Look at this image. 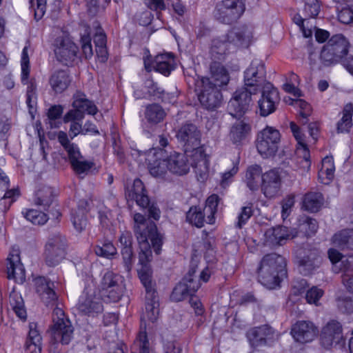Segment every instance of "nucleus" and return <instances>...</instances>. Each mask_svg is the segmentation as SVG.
Masks as SVG:
<instances>
[{"label":"nucleus","mask_w":353,"mask_h":353,"mask_svg":"<svg viewBox=\"0 0 353 353\" xmlns=\"http://www.w3.org/2000/svg\"><path fill=\"white\" fill-rule=\"evenodd\" d=\"M134 232L139 244V263L141 268H150L152 254L151 245L157 254H159L163 245V236L158 232L155 223L140 213L134 215Z\"/></svg>","instance_id":"nucleus-1"},{"label":"nucleus","mask_w":353,"mask_h":353,"mask_svg":"<svg viewBox=\"0 0 353 353\" xmlns=\"http://www.w3.org/2000/svg\"><path fill=\"white\" fill-rule=\"evenodd\" d=\"M177 139L183 144L184 151L190 153L191 165L195 173L204 180L208 176V161L204 149L201 146V132L197 126L192 123H185L176 133Z\"/></svg>","instance_id":"nucleus-2"},{"label":"nucleus","mask_w":353,"mask_h":353,"mask_svg":"<svg viewBox=\"0 0 353 353\" xmlns=\"http://www.w3.org/2000/svg\"><path fill=\"white\" fill-rule=\"evenodd\" d=\"M285 259L276 253L265 254L257 268L258 281L268 289L279 286L287 275Z\"/></svg>","instance_id":"nucleus-3"},{"label":"nucleus","mask_w":353,"mask_h":353,"mask_svg":"<svg viewBox=\"0 0 353 353\" xmlns=\"http://www.w3.org/2000/svg\"><path fill=\"white\" fill-rule=\"evenodd\" d=\"M350 43L341 34L333 35L321 50L320 59L325 66L341 63L348 55Z\"/></svg>","instance_id":"nucleus-4"},{"label":"nucleus","mask_w":353,"mask_h":353,"mask_svg":"<svg viewBox=\"0 0 353 353\" xmlns=\"http://www.w3.org/2000/svg\"><path fill=\"white\" fill-rule=\"evenodd\" d=\"M245 9L243 0H222L216 3L213 16L220 23L232 24L237 21Z\"/></svg>","instance_id":"nucleus-5"},{"label":"nucleus","mask_w":353,"mask_h":353,"mask_svg":"<svg viewBox=\"0 0 353 353\" xmlns=\"http://www.w3.org/2000/svg\"><path fill=\"white\" fill-rule=\"evenodd\" d=\"M125 196L128 200L135 201L139 207L148 208L150 217L154 220H159L161 213L160 210L155 203L150 200L148 192L141 179H134L132 185L127 188Z\"/></svg>","instance_id":"nucleus-6"},{"label":"nucleus","mask_w":353,"mask_h":353,"mask_svg":"<svg viewBox=\"0 0 353 353\" xmlns=\"http://www.w3.org/2000/svg\"><path fill=\"white\" fill-rule=\"evenodd\" d=\"M73 332L71 322L65 316L63 310L59 307L54 308L50 327L51 336L54 342L68 345L73 337Z\"/></svg>","instance_id":"nucleus-7"},{"label":"nucleus","mask_w":353,"mask_h":353,"mask_svg":"<svg viewBox=\"0 0 353 353\" xmlns=\"http://www.w3.org/2000/svg\"><path fill=\"white\" fill-rule=\"evenodd\" d=\"M196 90L201 105L208 110H215L221 105L223 96L219 87L212 85L207 79L197 82Z\"/></svg>","instance_id":"nucleus-8"},{"label":"nucleus","mask_w":353,"mask_h":353,"mask_svg":"<svg viewBox=\"0 0 353 353\" xmlns=\"http://www.w3.org/2000/svg\"><path fill=\"white\" fill-rule=\"evenodd\" d=\"M56 60L65 66H72L77 59L78 46L68 36L57 37L53 43Z\"/></svg>","instance_id":"nucleus-9"},{"label":"nucleus","mask_w":353,"mask_h":353,"mask_svg":"<svg viewBox=\"0 0 353 353\" xmlns=\"http://www.w3.org/2000/svg\"><path fill=\"white\" fill-rule=\"evenodd\" d=\"M281 141L279 131L272 127H266L257 135L256 147L263 158L274 157L278 151Z\"/></svg>","instance_id":"nucleus-10"},{"label":"nucleus","mask_w":353,"mask_h":353,"mask_svg":"<svg viewBox=\"0 0 353 353\" xmlns=\"http://www.w3.org/2000/svg\"><path fill=\"white\" fill-rule=\"evenodd\" d=\"M256 89H250L244 85L237 89L228 104L229 114L234 118L243 117L250 108L252 95L256 94Z\"/></svg>","instance_id":"nucleus-11"},{"label":"nucleus","mask_w":353,"mask_h":353,"mask_svg":"<svg viewBox=\"0 0 353 353\" xmlns=\"http://www.w3.org/2000/svg\"><path fill=\"white\" fill-rule=\"evenodd\" d=\"M66 239L61 234H52L45 246L44 260L48 266L57 265L65 256Z\"/></svg>","instance_id":"nucleus-12"},{"label":"nucleus","mask_w":353,"mask_h":353,"mask_svg":"<svg viewBox=\"0 0 353 353\" xmlns=\"http://www.w3.org/2000/svg\"><path fill=\"white\" fill-rule=\"evenodd\" d=\"M266 70L264 63L259 59L253 60L244 72L245 86L258 92L267 82Z\"/></svg>","instance_id":"nucleus-13"},{"label":"nucleus","mask_w":353,"mask_h":353,"mask_svg":"<svg viewBox=\"0 0 353 353\" xmlns=\"http://www.w3.org/2000/svg\"><path fill=\"white\" fill-rule=\"evenodd\" d=\"M29 58L28 55L27 48H24L22 52L21 57V83L28 84L26 91V103L30 114H32L37 105V85L34 79L28 81L30 74Z\"/></svg>","instance_id":"nucleus-14"},{"label":"nucleus","mask_w":353,"mask_h":353,"mask_svg":"<svg viewBox=\"0 0 353 353\" xmlns=\"http://www.w3.org/2000/svg\"><path fill=\"white\" fill-rule=\"evenodd\" d=\"M261 98L258 101L259 113L267 117L273 113L280 102L279 91L270 82H266L262 88Z\"/></svg>","instance_id":"nucleus-15"},{"label":"nucleus","mask_w":353,"mask_h":353,"mask_svg":"<svg viewBox=\"0 0 353 353\" xmlns=\"http://www.w3.org/2000/svg\"><path fill=\"white\" fill-rule=\"evenodd\" d=\"M100 288L102 295L106 296L110 301H119L123 294L121 277L113 272H106L102 277Z\"/></svg>","instance_id":"nucleus-16"},{"label":"nucleus","mask_w":353,"mask_h":353,"mask_svg":"<svg viewBox=\"0 0 353 353\" xmlns=\"http://www.w3.org/2000/svg\"><path fill=\"white\" fill-rule=\"evenodd\" d=\"M343 339L342 325L336 320L327 322L320 334L321 344L326 349L341 344Z\"/></svg>","instance_id":"nucleus-17"},{"label":"nucleus","mask_w":353,"mask_h":353,"mask_svg":"<svg viewBox=\"0 0 353 353\" xmlns=\"http://www.w3.org/2000/svg\"><path fill=\"white\" fill-rule=\"evenodd\" d=\"M246 336L254 347L271 345L275 340L274 330L268 325L250 329Z\"/></svg>","instance_id":"nucleus-18"},{"label":"nucleus","mask_w":353,"mask_h":353,"mask_svg":"<svg viewBox=\"0 0 353 353\" xmlns=\"http://www.w3.org/2000/svg\"><path fill=\"white\" fill-rule=\"evenodd\" d=\"M54 190L51 187L44 186L40 188L35 194L34 203L37 205L43 207V210H48L52 216L58 219L61 215L59 209L55 201Z\"/></svg>","instance_id":"nucleus-19"},{"label":"nucleus","mask_w":353,"mask_h":353,"mask_svg":"<svg viewBox=\"0 0 353 353\" xmlns=\"http://www.w3.org/2000/svg\"><path fill=\"white\" fill-rule=\"evenodd\" d=\"M252 38V29L245 25L232 28L225 36V39L229 43L239 48H248L250 44Z\"/></svg>","instance_id":"nucleus-20"},{"label":"nucleus","mask_w":353,"mask_h":353,"mask_svg":"<svg viewBox=\"0 0 353 353\" xmlns=\"http://www.w3.org/2000/svg\"><path fill=\"white\" fill-rule=\"evenodd\" d=\"M144 65L147 71L150 72L152 69L163 74L169 76L174 69V59L172 54H162L156 56L152 65L144 59Z\"/></svg>","instance_id":"nucleus-21"},{"label":"nucleus","mask_w":353,"mask_h":353,"mask_svg":"<svg viewBox=\"0 0 353 353\" xmlns=\"http://www.w3.org/2000/svg\"><path fill=\"white\" fill-rule=\"evenodd\" d=\"M119 242L121 246V254L122 256L123 264L125 271L128 273L132 269L134 262V255L132 249V235L129 231H124L119 237Z\"/></svg>","instance_id":"nucleus-22"},{"label":"nucleus","mask_w":353,"mask_h":353,"mask_svg":"<svg viewBox=\"0 0 353 353\" xmlns=\"http://www.w3.org/2000/svg\"><path fill=\"white\" fill-rule=\"evenodd\" d=\"M72 79L68 70L58 69L50 74L48 83L55 94H61L68 90Z\"/></svg>","instance_id":"nucleus-23"},{"label":"nucleus","mask_w":353,"mask_h":353,"mask_svg":"<svg viewBox=\"0 0 353 353\" xmlns=\"http://www.w3.org/2000/svg\"><path fill=\"white\" fill-rule=\"evenodd\" d=\"M291 333L296 341L304 343L314 339L317 329L310 321H300L293 325Z\"/></svg>","instance_id":"nucleus-24"},{"label":"nucleus","mask_w":353,"mask_h":353,"mask_svg":"<svg viewBox=\"0 0 353 353\" xmlns=\"http://www.w3.org/2000/svg\"><path fill=\"white\" fill-rule=\"evenodd\" d=\"M281 179L279 172L271 170L262 176V191L267 198L274 197L279 192Z\"/></svg>","instance_id":"nucleus-25"},{"label":"nucleus","mask_w":353,"mask_h":353,"mask_svg":"<svg viewBox=\"0 0 353 353\" xmlns=\"http://www.w3.org/2000/svg\"><path fill=\"white\" fill-rule=\"evenodd\" d=\"M165 151L158 149L152 157L148 159V170L152 176L156 178H163L168 170L167 159L165 158Z\"/></svg>","instance_id":"nucleus-26"},{"label":"nucleus","mask_w":353,"mask_h":353,"mask_svg":"<svg viewBox=\"0 0 353 353\" xmlns=\"http://www.w3.org/2000/svg\"><path fill=\"white\" fill-rule=\"evenodd\" d=\"M78 309L84 314L94 316L101 313L103 306L99 297L83 292L79 300Z\"/></svg>","instance_id":"nucleus-27"},{"label":"nucleus","mask_w":353,"mask_h":353,"mask_svg":"<svg viewBox=\"0 0 353 353\" xmlns=\"http://www.w3.org/2000/svg\"><path fill=\"white\" fill-rule=\"evenodd\" d=\"M190 156V153H179L174 152L167 157L168 170L170 172L182 176L186 174L190 170V163L187 157Z\"/></svg>","instance_id":"nucleus-28"},{"label":"nucleus","mask_w":353,"mask_h":353,"mask_svg":"<svg viewBox=\"0 0 353 353\" xmlns=\"http://www.w3.org/2000/svg\"><path fill=\"white\" fill-rule=\"evenodd\" d=\"M145 311L141 317V321L148 319L154 322L159 315V299L155 286L145 288Z\"/></svg>","instance_id":"nucleus-29"},{"label":"nucleus","mask_w":353,"mask_h":353,"mask_svg":"<svg viewBox=\"0 0 353 353\" xmlns=\"http://www.w3.org/2000/svg\"><path fill=\"white\" fill-rule=\"evenodd\" d=\"M7 274L9 279L23 282L25 280V269L21 262L19 253H10L6 259Z\"/></svg>","instance_id":"nucleus-30"},{"label":"nucleus","mask_w":353,"mask_h":353,"mask_svg":"<svg viewBox=\"0 0 353 353\" xmlns=\"http://www.w3.org/2000/svg\"><path fill=\"white\" fill-rule=\"evenodd\" d=\"M88 203L86 200H80L77 208L71 212V221L74 229L78 232L83 231L88 225V219L86 214L88 212Z\"/></svg>","instance_id":"nucleus-31"},{"label":"nucleus","mask_w":353,"mask_h":353,"mask_svg":"<svg viewBox=\"0 0 353 353\" xmlns=\"http://www.w3.org/2000/svg\"><path fill=\"white\" fill-rule=\"evenodd\" d=\"M210 77H203L202 79H208L212 85H214L219 88L226 85L230 81L228 70L219 61H214L210 64Z\"/></svg>","instance_id":"nucleus-32"},{"label":"nucleus","mask_w":353,"mask_h":353,"mask_svg":"<svg viewBox=\"0 0 353 353\" xmlns=\"http://www.w3.org/2000/svg\"><path fill=\"white\" fill-rule=\"evenodd\" d=\"M199 282L188 283L184 281L179 282L173 289L170 295L171 300L179 302L190 296H192L200 288Z\"/></svg>","instance_id":"nucleus-33"},{"label":"nucleus","mask_w":353,"mask_h":353,"mask_svg":"<svg viewBox=\"0 0 353 353\" xmlns=\"http://www.w3.org/2000/svg\"><path fill=\"white\" fill-rule=\"evenodd\" d=\"M53 288L54 283L45 278L37 281V292L46 305L53 304L57 299Z\"/></svg>","instance_id":"nucleus-34"},{"label":"nucleus","mask_w":353,"mask_h":353,"mask_svg":"<svg viewBox=\"0 0 353 353\" xmlns=\"http://www.w3.org/2000/svg\"><path fill=\"white\" fill-rule=\"evenodd\" d=\"M251 130L250 124L244 121H238L231 127L230 138L234 144H241L249 135Z\"/></svg>","instance_id":"nucleus-35"},{"label":"nucleus","mask_w":353,"mask_h":353,"mask_svg":"<svg viewBox=\"0 0 353 353\" xmlns=\"http://www.w3.org/2000/svg\"><path fill=\"white\" fill-rule=\"evenodd\" d=\"M57 139L59 142L66 151L70 164L78 159H83L77 144L71 143L66 132L60 131L58 133Z\"/></svg>","instance_id":"nucleus-36"},{"label":"nucleus","mask_w":353,"mask_h":353,"mask_svg":"<svg viewBox=\"0 0 353 353\" xmlns=\"http://www.w3.org/2000/svg\"><path fill=\"white\" fill-rule=\"evenodd\" d=\"M290 127L298 143L302 146L301 149H299V152L301 151L302 152L301 162L303 163V167L308 170L311 165L310 154L307 145L304 143L303 135L300 130V128L294 122H291Z\"/></svg>","instance_id":"nucleus-37"},{"label":"nucleus","mask_w":353,"mask_h":353,"mask_svg":"<svg viewBox=\"0 0 353 353\" xmlns=\"http://www.w3.org/2000/svg\"><path fill=\"white\" fill-rule=\"evenodd\" d=\"M324 202L323 194L319 192H309L303 199L302 208L310 212H316L322 207Z\"/></svg>","instance_id":"nucleus-38"},{"label":"nucleus","mask_w":353,"mask_h":353,"mask_svg":"<svg viewBox=\"0 0 353 353\" xmlns=\"http://www.w3.org/2000/svg\"><path fill=\"white\" fill-rule=\"evenodd\" d=\"M302 1L303 3V17L299 16V19L296 22L301 28L303 27L305 20L317 17L321 9V4L318 0H302Z\"/></svg>","instance_id":"nucleus-39"},{"label":"nucleus","mask_w":353,"mask_h":353,"mask_svg":"<svg viewBox=\"0 0 353 353\" xmlns=\"http://www.w3.org/2000/svg\"><path fill=\"white\" fill-rule=\"evenodd\" d=\"M262 168L259 165H252L247 168L245 181L250 190L259 189L261 181H262Z\"/></svg>","instance_id":"nucleus-40"},{"label":"nucleus","mask_w":353,"mask_h":353,"mask_svg":"<svg viewBox=\"0 0 353 353\" xmlns=\"http://www.w3.org/2000/svg\"><path fill=\"white\" fill-rule=\"evenodd\" d=\"M320 257L316 252H311L299 262V271L303 275L311 274L319 267Z\"/></svg>","instance_id":"nucleus-41"},{"label":"nucleus","mask_w":353,"mask_h":353,"mask_svg":"<svg viewBox=\"0 0 353 353\" xmlns=\"http://www.w3.org/2000/svg\"><path fill=\"white\" fill-rule=\"evenodd\" d=\"M265 237L272 244L282 245L290 237L289 229L283 225L270 228L265 231Z\"/></svg>","instance_id":"nucleus-42"},{"label":"nucleus","mask_w":353,"mask_h":353,"mask_svg":"<svg viewBox=\"0 0 353 353\" xmlns=\"http://www.w3.org/2000/svg\"><path fill=\"white\" fill-rule=\"evenodd\" d=\"M334 246L341 249L353 250V230H343L332 237Z\"/></svg>","instance_id":"nucleus-43"},{"label":"nucleus","mask_w":353,"mask_h":353,"mask_svg":"<svg viewBox=\"0 0 353 353\" xmlns=\"http://www.w3.org/2000/svg\"><path fill=\"white\" fill-rule=\"evenodd\" d=\"M166 113L164 109L157 103H152L146 106L145 118L151 125H157L163 121Z\"/></svg>","instance_id":"nucleus-44"},{"label":"nucleus","mask_w":353,"mask_h":353,"mask_svg":"<svg viewBox=\"0 0 353 353\" xmlns=\"http://www.w3.org/2000/svg\"><path fill=\"white\" fill-rule=\"evenodd\" d=\"M328 257L332 263V270L335 273H339L342 270H347L350 267L352 262L347 259H343V256L336 249L330 248L328 250Z\"/></svg>","instance_id":"nucleus-45"},{"label":"nucleus","mask_w":353,"mask_h":353,"mask_svg":"<svg viewBox=\"0 0 353 353\" xmlns=\"http://www.w3.org/2000/svg\"><path fill=\"white\" fill-rule=\"evenodd\" d=\"M335 167L333 158L325 157L321 163V168L319 171V178L324 184H329L334 177Z\"/></svg>","instance_id":"nucleus-46"},{"label":"nucleus","mask_w":353,"mask_h":353,"mask_svg":"<svg viewBox=\"0 0 353 353\" xmlns=\"http://www.w3.org/2000/svg\"><path fill=\"white\" fill-rule=\"evenodd\" d=\"M343 117L336 124L338 133L348 132L352 126L353 103H347L342 111Z\"/></svg>","instance_id":"nucleus-47"},{"label":"nucleus","mask_w":353,"mask_h":353,"mask_svg":"<svg viewBox=\"0 0 353 353\" xmlns=\"http://www.w3.org/2000/svg\"><path fill=\"white\" fill-rule=\"evenodd\" d=\"M186 220L197 228H201L204 222L208 223V212L197 206H192L186 213Z\"/></svg>","instance_id":"nucleus-48"},{"label":"nucleus","mask_w":353,"mask_h":353,"mask_svg":"<svg viewBox=\"0 0 353 353\" xmlns=\"http://www.w3.org/2000/svg\"><path fill=\"white\" fill-rule=\"evenodd\" d=\"M228 42L219 38L214 39L210 48L211 58L216 61L225 59V55L228 53Z\"/></svg>","instance_id":"nucleus-49"},{"label":"nucleus","mask_w":353,"mask_h":353,"mask_svg":"<svg viewBox=\"0 0 353 353\" xmlns=\"http://www.w3.org/2000/svg\"><path fill=\"white\" fill-rule=\"evenodd\" d=\"M74 108H77L84 113L86 112L89 114H95L97 112V108L93 102L87 99L82 93H77L74 96L72 102Z\"/></svg>","instance_id":"nucleus-50"},{"label":"nucleus","mask_w":353,"mask_h":353,"mask_svg":"<svg viewBox=\"0 0 353 353\" xmlns=\"http://www.w3.org/2000/svg\"><path fill=\"white\" fill-rule=\"evenodd\" d=\"M10 305L17 316L21 319L26 320L27 316L21 295L17 292H12L9 296Z\"/></svg>","instance_id":"nucleus-51"},{"label":"nucleus","mask_w":353,"mask_h":353,"mask_svg":"<svg viewBox=\"0 0 353 353\" xmlns=\"http://www.w3.org/2000/svg\"><path fill=\"white\" fill-rule=\"evenodd\" d=\"M131 353H150V343L145 327L143 330L142 325L141 326V331L134 342Z\"/></svg>","instance_id":"nucleus-52"},{"label":"nucleus","mask_w":353,"mask_h":353,"mask_svg":"<svg viewBox=\"0 0 353 353\" xmlns=\"http://www.w3.org/2000/svg\"><path fill=\"white\" fill-rule=\"evenodd\" d=\"M220 201L221 198L216 194L210 195L207 199L203 210L208 212V223L213 224L214 223V214L217 212V208Z\"/></svg>","instance_id":"nucleus-53"},{"label":"nucleus","mask_w":353,"mask_h":353,"mask_svg":"<svg viewBox=\"0 0 353 353\" xmlns=\"http://www.w3.org/2000/svg\"><path fill=\"white\" fill-rule=\"evenodd\" d=\"M6 191L3 196L0 199V208L2 211L6 212L11 205L17 200L20 195L19 188L3 190Z\"/></svg>","instance_id":"nucleus-54"},{"label":"nucleus","mask_w":353,"mask_h":353,"mask_svg":"<svg viewBox=\"0 0 353 353\" xmlns=\"http://www.w3.org/2000/svg\"><path fill=\"white\" fill-rule=\"evenodd\" d=\"M94 252L97 256L111 259L117 254V249L112 242L105 240L101 244L94 247Z\"/></svg>","instance_id":"nucleus-55"},{"label":"nucleus","mask_w":353,"mask_h":353,"mask_svg":"<svg viewBox=\"0 0 353 353\" xmlns=\"http://www.w3.org/2000/svg\"><path fill=\"white\" fill-rule=\"evenodd\" d=\"M22 214L28 221L34 225H41L48 220V216L46 213L34 209L23 212Z\"/></svg>","instance_id":"nucleus-56"},{"label":"nucleus","mask_w":353,"mask_h":353,"mask_svg":"<svg viewBox=\"0 0 353 353\" xmlns=\"http://www.w3.org/2000/svg\"><path fill=\"white\" fill-rule=\"evenodd\" d=\"M138 274L145 289L155 286V283L152 279V270L150 268H147L146 266L141 268L138 270Z\"/></svg>","instance_id":"nucleus-57"},{"label":"nucleus","mask_w":353,"mask_h":353,"mask_svg":"<svg viewBox=\"0 0 353 353\" xmlns=\"http://www.w3.org/2000/svg\"><path fill=\"white\" fill-rule=\"evenodd\" d=\"M94 165V163L90 161H84L83 159H78L71 163V166L77 174H87L88 172Z\"/></svg>","instance_id":"nucleus-58"},{"label":"nucleus","mask_w":353,"mask_h":353,"mask_svg":"<svg viewBox=\"0 0 353 353\" xmlns=\"http://www.w3.org/2000/svg\"><path fill=\"white\" fill-rule=\"evenodd\" d=\"M292 105H296L300 108L299 115L302 117L303 123H305L307 121V117L310 116L311 112L310 105L303 99H292Z\"/></svg>","instance_id":"nucleus-59"},{"label":"nucleus","mask_w":353,"mask_h":353,"mask_svg":"<svg viewBox=\"0 0 353 353\" xmlns=\"http://www.w3.org/2000/svg\"><path fill=\"white\" fill-rule=\"evenodd\" d=\"M91 40V37L89 33H85L81 37L82 53L86 59L91 58L93 55Z\"/></svg>","instance_id":"nucleus-60"},{"label":"nucleus","mask_w":353,"mask_h":353,"mask_svg":"<svg viewBox=\"0 0 353 353\" xmlns=\"http://www.w3.org/2000/svg\"><path fill=\"white\" fill-rule=\"evenodd\" d=\"M30 6L34 12V19L40 20L46 10V0H30Z\"/></svg>","instance_id":"nucleus-61"},{"label":"nucleus","mask_w":353,"mask_h":353,"mask_svg":"<svg viewBox=\"0 0 353 353\" xmlns=\"http://www.w3.org/2000/svg\"><path fill=\"white\" fill-rule=\"evenodd\" d=\"M323 294L324 292L322 289L313 286L306 291L305 299L308 303L317 305Z\"/></svg>","instance_id":"nucleus-62"},{"label":"nucleus","mask_w":353,"mask_h":353,"mask_svg":"<svg viewBox=\"0 0 353 353\" xmlns=\"http://www.w3.org/2000/svg\"><path fill=\"white\" fill-rule=\"evenodd\" d=\"M339 21L344 24L353 22V10L343 6H336Z\"/></svg>","instance_id":"nucleus-63"},{"label":"nucleus","mask_w":353,"mask_h":353,"mask_svg":"<svg viewBox=\"0 0 353 353\" xmlns=\"http://www.w3.org/2000/svg\"><path fill=\"white\" fill-rule=\"evenodd\" d=\"M337 306L343 313H353V299L349 296L340 297L337 300Z\"/></svg>","instance_id":"nucleus-64"}]
</instances>
